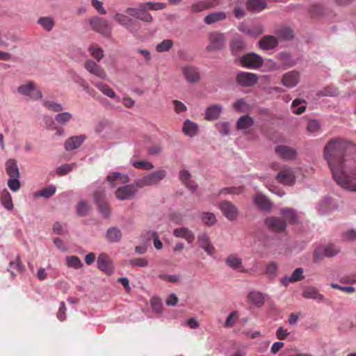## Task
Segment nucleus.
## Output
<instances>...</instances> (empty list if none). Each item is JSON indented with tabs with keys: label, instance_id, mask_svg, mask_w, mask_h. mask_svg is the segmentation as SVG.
Listing matches in <instances>:
<instances>
[{
	"label": "nucleus",
	"instance_id": "nucleus-1",
	"mask_svg": "<svg viewBox=\"0 0 356 356\" xmlns=\"http://www.w3.org/2000/svg\"><path fill=\"white\" fill-rule=\"evenodd\" d=\"M353 150L355 147L351 143L337 138L328 141L323 152L334 180L350 191H356V161L346 157Z\"/></svg>",
	"mask_w": 356,
	"mask_h": 356
},
{
	"label": "nucleus",
	"instance_id": "nucleus-2",
	"mask_svg": "<svg viewBox=\"0 0 356 356\" xmlns=\"http://www.w3.org/2000/svg\"><path fill=\"white\" fill-rule=\"evenodd\" d=\"M166 175L167 172L165 170H159L148 174L140 179H136V185L140 188L145 186L157 185L166 177Z\"/></svg>",
	"mask_w": 356,
	"mask_h": 356
},
{
	"label": "nucleus",
	"instance_id": "nucleus-3",
	"mask_svg": "<svg viewBox=\"0 0 356 356\" xmlns=\"http://www.w3.org/2000/svg\"><path fill=\"white\" fill-rule=\"evenodd\" d=\"M92 29L102 35L108 37L111 33V26L108 22L101 17H93L89 20Z\"/></svg>",
	"mask_w": 356,
	"mask_h": 356
},
{
	"label": "nucleus",
	"instance_id": "nucleus-4",
	"mask_svg": "<svg viewBox=\"0 0 356 356\" xmlns=\"http://www.w3.org/2000/svg\"><path fill=\"white\" fill-rule=\"evenodd\" d=\"M126 13L129 15L145 22H152L153 20L152 15L148 13L147 8L143 3L140 4L137 8H128Z\"/></svg>",
	"mask_w": 356,
	"mask_h": 356
},
{
	"label": "nucleus",
	"instance_id": "nucleus-5",
	"mask_svg": "<svg viewBox=\"0 0 356 356\" xmlns=\"http://www.w3.org/2000/svg\"><path fill=\"white\" fill-rule=\"evenodd\" d=\"M138 188L136 185V180L133 184L119 187L115 192V195L120 200H127L134 198Z\"/></svg>",
	"mask_w": 356,
	"mask_h": 356
},
{
	"label": "nucleus",
	"instance_id": "nucleus-6",
	"mask_svg": "<svg viewBox=\"0 0 356 356\" xmlns=\"http://www.w3.org/2000/svg\"><path fill=\"white\" fill-rule=\"evenodd\" d=\"M240 61L242 66L251 69H257L260 67L264 63L262 57L254 53L243 55L241 58Z\"/></svg>",
	"mask_w": 356,
	"mask_h": 356
},
{
	"label": "nucleus",
	"instance_id": "nucleus-7",
	"mask_svg": "<svg viewBox=\"0 0 356 356\" xmlns=\"http://www.w3.org/2000/svg\"><path fill=\"white\" fill-rule=\"evenodd\" d=\"M209 45L207 47L209 51L220 50L224 48L226 39L223 33L214 31L209 35Z\"/></svg>",
	"mask_w": 356,
	"mask_h": 356
},
{
	"label": "nucleus",
	"instance_id": "nucleus-8",
	"mask_svg": "<svg viewBox=\"0 0 356 356\" xmlns=\"http://www.w3.org/2000/svg\"><path fill=\"white\" fill-rule=\"evenodd\" d=\"M275 179L279 183L284 185L291 186L295 183L296 176L291 168L284 167L277 173Z\"/></svg>",
	"mask_w": 356,
	"mask_h": 356
},
{
	"label": "nucleus",
	"instance_id": "nucleus-9",
	"mask_svg": "<svg viewBox=\"0 0 356 356\" xmlns=\"http://www.w3.org/2000/svg\"><path fill=\"white\" fill-rule=\"evenodd\" d=\"M181 72L186 81L190 83H197L200 80L198 68L193 65H186L181 67Z\"/></svg>",
	"mask_w": 356,
	"mask_h": 356
},
{
	"label": "nucleus",
	"instance_id": "nucleus-10",
	"mask_svg": "<svg viewBox=\"0 0 356 356\" xmlns=\"http://www.w3.org/2000/svg\"><path fill=\"white\" fill-rule=\"evenodd\" d=\"M219 208L227 220L234 221L236 219L238 214V209L232 202L223 201L220 203Z\"/></svg>",
	"mask_w": 356,
	"mask_h": 356
},
{
	"label": "nucleus",
	"instance_id": "nucleus-11",
	"mask_svg": "<svg viewBox=\"0 0 356 356\" xmlns=\"http://www.w3.org/2000/svg\"><path fill=\"white\" fill-rule=\"evenodd\" d=\"M97 267L107 275L113 273V266L109 256L106 253H101L97 258Z\"/></svg>",
	"mask_w": 356,
	"mask_h": 356
},
{
	"label": "nucleus",
	"instance_id": "nucleus-12",
	"mask_svg": "<svg viewBox=\"0 0 356 356\" xmlns=\"http://www.w3.org/2000/svg\"><path fill=\"white\" fill-rule=\"evenodd\" d=\"M105 193L102 191H95L94 199L98 206L99 211L104 216L108 217L111 213V209L108 203L104 200Z\"/></svg>",
	"mask_w": 356,
	"mask_h": 356
},
{
	"label": "nucleus",
	"instance_id": "nucleus-13",
	"mask_svg": "<svg viewBox=\"0 0 356 356\" xmlns=\"http://www.w3.org/2000/svg\"><path fill=\"white\" fill-rule=\"evenodd\" d=\"M85 69L90 74L101 79H106L107 74L102 67L99 65L93 60L88 59L84 63Z\"/></svg>",
	"mask_w": 356,
	"mask_h": 356
},
{
	"label": "nucleus",
	"instance_id": "nucleus-14",
	"mask_svg": "<svg viewBox=\"0 0 356 356\" xmlns=\"http://www.w3.org/2000/svg\"><path fill=\"white\" fill-rule=\"evenodd\" d=\"M257 80L258 77L254 73L241 72L236 76L237 83L244 87L254 86L257 82Z\"/></svg>",
	"mask_w": 356,
	"mask_h": 356
},
{
	"label": "nucleus",
	"instance_id": "nucleus-15",
	"mask_svg": "<svg viewBox=\"0 0 356 356\" xmlns=\"http://www.w3.org/2000/svg\"><path fill=\"white\" fill-rule=\"evenodd\" d=\"M281 214L284 220L289 222H300L304 220V214L302 213H298L291 208L282 209Z\"/></svg>",
	"mask_w": 356,
	"mask_h": 356
},
{
	"label": "nucleus",
	"instance_id": "nucleus-16",
	"mask_svg": "<svg viewBox=\"0 0 356 356\" xmlns=\"http://www.w3.org/2000/svg\"><path fill=\"white\" fill-rule=\"evenodd\" d=\"M299 80V72L293 70L283 74L281 82L282 85L287 88H293L298 85Z\"/></svg>",
	"mask_w": 356,
	"mask_h": 356
},
{
	"label": "nucleus",
	"instance_id": "nucleus-17",
	"mask_svg": "<svg viewBox=\"0 0 356 356\" xmlns=\"http://www.w3.org/2000/svg\"><path fill=\"white\" fill-rule=\"evenodd\" d=\"M275 152L277 155L284 160H293L296 157V151L286 145H277Z\"/></svg>",
	"mask_w": 356,
	"mask_h": 356
},
{
	"label": "nucleus",
	"instance_id": "nucleus-18",
	"mask_svg": "<svg viewBox=\"0 0 356 356\" xmlns=\"http://www.w3.org/2000/svg\"><path fill=\"white\" fill-rule=\"evenodd\" d=\"M113 18L118 23L124 26L130 31H136L137 29L134 28L135 22L129 16L121 13H116Z\"/></svg>",
	"mask_w": 356,
	"mask_h": 356
},
{
	"label": "nucleus",
	"instance_id": "nucleus-19",
	"mask_svg": "<svg viewBox=\"0 0 356 356\" xmlns=\"http://www.w3.org/2000/svg\"><path fill=\"white\" fill-rule=\"evenodd\" d=\"M253 202L259 209L265 211H270L272 207L271 202L261 193L254 195Z\"/></svg>",
	"mask_w": 356,
	"mask_h": 356
},
{
	"label": "nucleus",
	"instance_id": "nucleus-20",
	"mask_svg": "<svg viewBox=\"0 0 356 356\" xmlns=\"http://www.w3.org/2000/svg\"><path fill=\"white\" fill-rule=\"evenodd\" d=\"M106 179L110 182L112 186H115L117 184H127L130 180L128 175L118 172H112L108 175Z\"/></svg>",
	"mask_w": 356,
	"mask_h": 356
},
{
	"label": "nucleus",
	"instance_id": "nucleus-21",
	"mask_svg": "<svg viewBox=\"0 0 356 356\" xmlns=\"http://www.w3.org/2000/svg\"><path fill=\"white\" fill-rule=\"evenodd\" d=\"M254 124V120L252 117L246 115L239 118L236 122V127L238 130H242L244 133L249 132L248 129Z\"/></svg>",
	"mask_w": 356,
	"mask_h": 356
},
{
	"label": "nucleus",
	"instance_id": "nucleus-22",
	"mask_svg": "<svg viewBox=\"0 0 356 356\" xmlns=\"http://www.w3.org/2000/svg\"><path fill=\"white\" fill-rule=\"evenodd\" d=\"M197 243L208 254L213 255L215 253V248L211 243L209 237L203 234L198 236Z\"/></svg>",
	"mask_w": 356,
	"mask_h": 356
},
{
	"label": "nucleus",
	"instance_id": "nucleus-23",
	"mask_svg": "<svg viewBox=\"0 0 356 356\" xmlns=\"http://www.w3.org/2000/svg\"><path fill=\"white\" fill-rule=\"evenodd\" d=\"M303 269L302 268H296L290 277L286 276L282 280V284L287 286L289 283L296 282L305 278L303 275Z\"/></svg>",
	"mask_w": 356,
	"mask_h": 356
},
{
	"label": "nucleus",
	"instance_id": "nucleus-24",
	"mask_svg": "<svg viewBox=\"0 0 356 356\" xmlns=\"http://www.w3.org/2000/svg\"><path fill=\"white\" fill-rule=\"evenodd\" d=\"M278 41L275 36L265 35L259 41V47L262 49L269 50L276 47Z\"/></svg>",
	"mask_w": 356,
	"mask_h": 356
},
{
	"label": "nucleus",
	"instance_id": "nucleus-25",
	"mask_svg": "<svg viewBox=\"0 0 356 356\" xmlns=\"http://www.w3.org/2000/svg\"><path fill=\"white\" fill-rule=\"evenodd\" d=\"M222 107L219 104H213L207 108L205 112V119L207 120H214L218 118Z\"/></svg>",
	"mask_w": 356,
	"mask_h": 356
},
{
	"label": "nucleus",
	"instance_id": "nucleus-26",
	"mask_svg": "<svg viewBox=\"0 0 356 356\" xmlns=\"http://www.w3.org/2000/svg\"><path fill=\"white\" fill-rule=\"evenodd\" d=\"M85 136H73L68 138L65 143V149L67 151H71L78 148L84 141Z\"/></svg>",
	"mask_w": 356,
	"mask_h": 356
},
{
	"label": "nucleus",
	"instance_id": "nucleus-27",
	"mask_svg": "<svg viewBox=\"0 0 356 356\" xmlns=\"http://www.w3.org/2000/svg\"><path fill=\"white\" fill-rule=\"evenodd\" d=\"M174 235L178 238H182L188 243H192L195 240L194 234L186 227H180L174 230Z\"/></svg>",
	"mask_w": 356,
	"mask_h": 356
},
{
	"label": "nucleus",
	"instance_id": "nucleus-28",
	"mask_svg": "<svg viewBox=\"0 0 356 356\" xmlns=\"http://www.w3.org/2000/svg\"><path fill=\"white\" fill-rule=\"evenodd\" d=\"M226 264L234 270L244 272L241 258L234 254L229 255L225 261Z\"/></svg>",
	"mask_w": 356,
	"mask_h": 356
},
{
	"label": "nucleus",
	"instance_id": "nucleus-29",
	"mask_svg": "<svg viewBox=\"0 0 356 356\" xmlns=\"http://www.w3.org/2000/svg\"><path fill=\"white\" fill-rule=\"evenodd\" d=\"M302 296L307 299H314L319 301L324 300L323 295L318 293L315 287H307L302 292Z\"/></svg>",
	"mask_w": 356,
	"mask_h": 356
},
{
	"label": "nucleus",
	"instance_id": "nucleus-30",
	"mask_svg": "<svg viewBox=\"0 0 356 356\" xmlns=\"http://www.w3.org/2000/svg\"><path fill=\"white\" fill-rule=\"evenodd\" d=\"M182 129L185 135L193 137L197 134L198 126L190 120H186L184 123Z\"/></svg>",
	"mask_w": 356,
	"mask_h": 356
},
{
	"label": "nucleus",
	"instance_id": "nucleus-31",
	"mask_svg": "<svg viewBox=\"0 0 356 356\" xmlns=\"http://www.w3.org/2000/svg\"><path fill=\"white\" fill-rule=\"evenodd\" d=\"M88 51L97 62H99L104 57V50L97 44H90Z\"/></svg>",
	"mask_w": 356,
	"mask_h": 356
},
{
	"label": "nucleus",
	"instance_id": "nucleus-32",
	"mask_svg": "<svg viewBox=\"0 0 356 356\" xmlns=\"http://www.w3.org/2000/svg\"><path fill=\"white\" fill-rule=\"evenodd\" d=\"M6 170L7 174L11 177H19V171L17 162L14 159H9L6 163Z\"/></svg>",
	"mask_w": 356,
	"mask_h": 356
},
{
	"label": "nucleus",
	"instance_id": "nucleus-33",
	"mask_svg": "<svg viewBox=\"0 0 356 356\" xmlns=\"http://www.w3.org/2000/svg\"><path fill=\"white\" fill-rule=\"evenodd\" d=\"M227 17L225 12H214L204 17V22L207 24H212L222 21Z\"/></svg>",
	"mask_w": 356,
	"mask_h": 356
},
{
	"label": "nucleus",
	"instance_id": "nucleus-34",
	"mask_svg": "<svg viewBox=\"0 0 356 356\" xmlns=\"http://www.w3.org/2000/svg\"><path fill=\"white\" fill-rule=\"evenodd\" d=\"M266 8V3L264 0H249L247 2V8L253 12H261Z\"/></svg>",
	"mask_w": 356,
	"mask_h": 356
},
{
	"label": "nucleus",
	"instance_id": "nucleus-35",
	"mask_svg": "<svg viewBox=\"0 0 356 356\" xmlns=\"http://www.w3.org/2000/svg\"><path fill=\"white\" fill-rule=\"evenodd\" d=\"M93 85L100 90L104 95L110 98H116L118 102H120V98L116 97L115 92L106 83L102 82L93 83Z\"/></svg>",
	"mask_w": 356,
	"mask_h": 356
},
{
	"label": "nucleus",
	"instance_id": "nucleus-36",
	"mask_svg": "<svg viewBox=\"0 0 356 356\" xmlns=\"http://www.w3.org/2000/svg\"><path fill=\"white\" fill-rule=\"evenodd\" d=\"M56 191V187L54 185H49L34 193V197L49 198L53 196Z\"/></svg>",
	"mask_w": 356,
	"mask_h": 356
},
{
	"label": "nucleus",
	"instance_id": "nucleus-37",
	"mask_svg": "<svg viewBox=\"0 0 356 356\" xmlns=\"http://www.w3.org/2000/svg\"><path fill=\"white\" fill-rule=\"evenodd\" d=\"M0 199H1V202L2 205L4 207V208H6V209H8L9 211L13 210V203L12 201L11 195L6 189L3 190L1 193Z\"/></svg>",
	"mask_w": 356,
	"mask_h": 356
},
{
	"label": "nucleus",
	"instance_id": "nucleus-38",
	"mask_svg": "<svg viewBox=\"0 0 356 356\" xmlns=\"http://www.w3.org/2000/svg\"><path fill=\"white\" fill-rule=\"evenodd\" d=\"M38 24L45 31H51L55 25V22L54 19L50 17H41L38 19Z\"/></svg>",
	"mask_w": 356,
	"mask_h": 356
},
{
	"label": "nucleus",
	"instance_id": "nucleus-39",
	"mask_svg": "<svg viewBox=\"0 0 356 356\" xmlns=\"http://www.w3.org/2000/svg\"><path fill=\"white\" fill-rule=\"evenodd\" d=\"M121 237L120 230L115 227L108 229L106 232V238L111 242H118L120 240Z\"/></svg>",
	"mask_w": 356,
	"mask_h": 356
},
{
	"label": "nucleus",
	"instance_id": "nucleus-40",
	"mask_svg": "<svg viewBox=\"0 0 356 356\" xmlns=\"http://www.w3.org/2000/svg\"><path fill=\"white\" fill-rule=\"evenodd\" d=\"M249 300L255 305L261 307L264 302V298L261 293L252 291L248 294Z\"/></svg>",
	"mask_w": 356,
	"mask_h": 356
},
{
	"label": "nucleus",
	"instance_id": "nucleus-41",
	"mask_svg": "<svg viewBox=\"0 0 356 356\" xmlns=\"http://www.w3.org/2000/svg\"><path fill=\"white\" fill-rule=\"evenodd\" d=\"M173 46V42L171 40H164L156 47V50L159 53L169 51Z\"/></svg>",
	"mask_w": 356,
	"mask_h": 356
},
{
	"label": "nucleus",
	"instance_id": "nucleus-42",
	"mask_svg": "<svg viewBox=\"0 0 356 356\" xmlns=\"http://www.w3.org/2000/svg\"><path fill=\"white\" fill-rule=\"evenodd\" d=\"M90 209V205L86 201H81L76 205V213L79 216H86Z\"/></svg>",
	"mask_w": 356,
	"mask_h": 356
},
{
	"label": "nucleus",
	"instance_id": "nucleus-43",
	"mask_svg": "<svg viewBox=\"0 0 356 356\" xmlns=\"http://www.w3.org/2000/svg\"><path fill=\"white\" fill-rule=\"evenodd\" d=\"M211 3L209 1H202L193 3L191 6V10L194 13H199L211 8Z\"/></svg>",
	"mask_w": 356,
	"mask_h": 356
},
{
	"label": "nucleus",
	"instance_id": "nucleus-44",
	"mask_svg": "<svg viewBox=\"0 0 356 356\" xmlns=\"http://www.w3.org/2000/svg\"><path fill=\"white\" fill-rule=\"evenodd\" d=\"M66 262L68 266L79 269L83 266L80 259L76 256H70L66 258Z\"/></svg>",
	"mask_w": 356,
	"mask_h": 356
},
{
	"label": "nucleus",
	"instance_id": "nucleus-45",
	"mask_svg": "<svg viewBox=\"0 0 356 356\" xmlns=\"http://www.w3.org/2000/svg\"><path fill=\"white\" fill-rule=\"evenodd\" d=\"M325 252L324 250V245H319L313 252V260L315 263L321 261L324 257H325Z\"/></svg>",
	"mask_w": 356,
	"mask_h": 356
},
{
	"label": "nucleus",
	"instance_id": "nucleus-46",
	"mask_svg": "<svg viewBox=\"0 0 356 356\" xmlns=\"http://www.w3.org/2000/svg\"><path fill=\"white\" fill-rule=\"evenodd\" d=\"M326 257H332L339 253L340 249L334 244L324 245Z\"/></svg>",
	"mask_w": 356,
	"mask_h": 356
},
{
	"label": "nucleus",
	"instance_id": "nucleus-47",
	"mask_svg": "<svg viewBox=\"0 0 356 356\" xmlns=\"http://www.w3.org/2000/svg\"><path fill=\"white\" fill-rule=\"evenodd\" d=\"M129 264L131 266L146 267L148 266V261L145 258L136 257L132 258L129 261Z\"/></svg>",
	"mask_w": 356,
	"mask_h": 356
},
{
	"label": "nucleus",
	"instance_id": "nucleus-48",
	"mask_svg": "<svg viewBox=\"0 0 356 356\" xmlns=\"http://www.w3.org/2000/svg\"><path fill=\"white\" fill-rule=\"evenodd\" d=\"M72 118V115L69 112H63L56 115L55 120L61 124H65L70 122Z\"/></svg>",
	"mask_w": 356,
	"mask_h": 356
},
{
	"label": "nucleus",
	"instance_id": "nucleus-49",
	"mask_svg": "<svg viewBox=\"0 0 356 356\" xmlns=\"http://www.w3.org/2000/svg\"><path fill=\"white\" fill-rule=\"evenodd\" d=\"M245 43L241 37L235 38L231 42V48L233 51H239L244 49Z\"/></svg>",
	"mask_w": 356,
	"mask_h": 356
},
{
	"label": "nucleus",
	"instance_id": "nucleus-50",
	"mask_svg": "<svg viewBox=\"0 0 356 356\" xmlns=\"http://www.w3.org/2000/svg\"><path fill=\"white\" fill-rule=\"evenodd\" d=\"M132 165L136 168L146 170H149L154 168V165L151 163L145 160L134 161Z\"/></svg>",
	"mask_w": 356,
	"mask_h": 356
},
{
	"label": "nucleus",
	"instance_id": "nucleus-51",
	"mask_svg": "<svg viewBox=\"0 0 356 356\" xmlns=\"http://www.w3.org/2000/svg\"><path fill=\"white\" fill-rule=\"evenodd\" d=\"M278 35L283 40H291L293 38V31L290 28L284 27L277 32Z\"/></svg>",
	"mask_w": 356,
	"mask_h": 356
},
{
	"label": "nucleus",
	"instance_id": "nucleus-52",
	"mask_svg": "<svg viewBox=\"0 0 356 356\" xmlns=\"http://www.w3.org/2000/svg\"><path fill=\"white\" fill-rule=\"evenodd\" d=\"M75 163L62 165L57 168L56 173L59 176H63L70 172V171H72V169L75 167Z\"/></svg>",
	"mask_w": 356,
	"mask_h": 356
},
{
	"label": "nucleus",
	"instance_id": "nucleus-53",
	"mask_svg": "<svg viewBox=\"0 0 356 356\" xmlns=\"http://www.w3.org/2000/svg\"><path fill=\"white\" fill-rule=\"evenodd\" d=\"M148 10H160L165 8L166 5L161 2H147L143 3Z\"/></svg>",
	"mask_w": 356,
	"mask_h": 356
},
{
	"label": "nucleus",
	"instance_id": "nucleus-54",
	"mask_svg": "<svg viewBox=\"0 0 356 356\" xmlns=\"http://www.w3.org/2000/svg\"><path fill=\"white\" fill-rule=\"evenodd\" d=\"M321 128L320 122L316 120H311L307 125V131L310 134L316 133Z\"/></svg>",
	"mask_w": 356,
	"mask_h": 356
},
{
	"label": "nucleus",
	"instance_id": "nucleus-55",
	"mask_svg": "<svg viewBox=\"0 0 356 356\" xmlns=\"http://www.w3.org/2000/svg\"><path fill=\"white\" fill-rule=\"evenodd\" d=\"M152 309L156 313H161L163 309L162 301L157 297H154L150 300Z\"/></svg>",
	"mask_w": 356,
	"mask_h": 356
},
{
	"label": "nucleus",
	"instance_id": "nucleus-56",
	"mask_svg": "<svg viewBox=\"0 0 356 356\" xmlns=\"http://www.w3.org/2000/svg\"><path fill=\"white\" fill-rule=\"evenodd\" d=\"M44 106L48 108L50 111L54 112H60L63 111V106L61 104L51 102V101H45L43 104Z\"/></svg>",
	"mask_w": 356,
	"mask_h": 356
},
{
	"label": "nucleus",
	"instance_id": "nucleus-57",
	"mask_svg": "<svg viewBox=\"0 0 356 356\" xmlns=\"http://www.w3.org/2000/svg\"><path fill=\"white\" fill-rule=\"evenodd\" d=\"M7 184L8 186L13 192L17 191L21 186L20 181H19V177H10V179L8 180Z\"/></svg>",
	"mask_w": 356,
	"mask_h": 356
},
{
	"label": "nucleus",
	"instance_id": "nucleus-58",
	"mask_svg": "<svg viewBox=\"0 0 356 356\" xmlns=\"http://www.w3.org/2000/svg\"><path fill=\"white\" fill-rule=\"evenodd\" d=\"M305 102L304 100H301L300 99H294L293 102H292V108H293V113H294L297 115H300L302 113H304L306 109L305 106H301L298 107L297 109H295L296 107L298 106L299 105H300L302 104V102Z\"/></svg>",
	"mask_w": 356,
	"mask_h": 356
},
{
	"label": "nucleus",
	"instance_id": "nucleus-59",
	"mask_svg": "<svg viewBox=\"0 0 356 356\" xmlns=\"http://www.w3.org/2000/svg\"><path fill=\"white\" fill-rule=\"evenodd\" d=\"M243 191V187H231L225 188L220 191V194L228 195V194H240Z\"/></svg>",
	"mask_w": 356,
	"mask_h": 356
},
{
	"label": "nucleus",
	"instance_id": "nucleus-60",
	"mask_svg": "<svg viewBox=\"0 0 356 356\" xmlns=\"http://www.w3.org/2000/svg\"><path fill=\"white\" fill-rule=\"evenodd\" d=\"M159 277L170 283H176L179 280V276L177 275L161 274L159 275Z\"/></svg>",
	"mask_w": 356,
	"mask_h": 356
},
{
	"label": "nucleus",
	"instance_id": "nucleus-61",
	"mask_svg": "<svg viewBox=\"0 0 356 356\" xmlns=\"http://www.w3.org/2000/svg\"><path fill=\"white\" fill-rule=\"evenodd\" d=\"M33 84L29 83L25 85H22L18 88V92L22 95H29L31 94V91L33 90Z\"/></svg>",
	"mask_w": 356,
	"mask_h": 356
},
{
	"label": "nucleus",
	"instance_id": "nucleus-62",
	"mask_svg": "<svg viewBox=\"0 0 356 356\" xmlns=\"http://www.w3.org/2000/svg\"><path fill=\"white\" fill-rule=\"evenodd\" d=\"M319 94L322 96H336L338 94V90L332 87H326L323 90L319 92Z\"/></svg>",
	"mask_w": 356,
	"mask_h": 356
},
{
	"label": "nucleus",
	"instance_id": "nucleus-63",
	"mask_svg": "<svg viewBox=\"0 0 356 356\" xmlns=\"http://www.w3.org/2000/svg\"><path fill=\"white\" fill-rule=\"evenodd\" d=\"M268 229L275 232H284L286 229V224H268Z\"/></svg>",
	"mask_w": 356,
	"mask_h": 356
},
{
	"label": "nucleus",
	"instance_id": "nucleus-64",
	"mask_svg": "<svg viewBox=\"0 0 356 356\" xmlns=\"http://www.w3.org/2000/svg\"><path fill=\"white\" fill-rule=\"evenodd\" d=\"M200 219L203 222H214L216 216L213 213L204 212L202 213Z\"/></svg>",
	"mask_w": 356,
	"mask_h": 356
}]
</instances>
